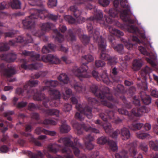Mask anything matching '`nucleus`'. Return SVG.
<instances>
[{"label": "nucleus", "mask_w": 158, "mask_h": 158, "mask_svg": "<svg viewBox=\"0 0 158 158\" xmlns=\"http://www.w3.org/2000/svg\"><path fill=\"white\" fill-rule=\"evenodd\" d=\"M90 89L94 95L100 99L101 101L100 102L95 98H89L88 99L89 105L97 109L98 108L97 106L101 104L109 108L106 110L104 113H100L99 114L100 117L105 122H114L116 124L121 123L122 120L118 118L114 119V112L110 110V109L114 108V105L107 100H108L115 103L118 102L117 100L114 99L110 93V90L109 88L105 87L102 90H101L98 89L96 85H93L90 87Z\"/></svg>", "instance_id": "f257e3e1"}, {"label": "nucleus", "mask_w": 158, "mask_h": 158, "mask_svg": "<svg viewBox=\"0 0 158 158\" xmlns=\"http://www.w3.org/2000/svg\"><path fill=\"white\" fill-rule=\"evenodd\" d=\"M94 18L90 17L87 19V28L88 31L89 37L85 35H79V38L82 43L85 45H87L89 43L90 37H93L94 41L98 43L99 49L101 52L100 58L101 59L108 60L110 64L112 65L116 64L117 58L115 57H111L106 53V43L105 39L102 36H99V32L98 29H95L94 33L93 30L92 24L94 23Z\"/></svg>", "instance_id": "f03ea898"}, {"label": "nucleus", "mask_w": 158, "mask_h": 158, "mask_svg": "<svg viewBox=\"0 0 158 158\" xmlns=\"http://www.w3.org/2000/svg\"><path fill=\"white\" fill-rule=\"evenodd\" d=\"M71 137L60 138L58 140V142L63 143L65 147L62 149V152L63 153H66L64 156H58L57 157H54L49 153V152L53 153H56L58 152L61 147V146L56 143H53L48 146V149H45L43 150L44 154L47 158H74V156L72 151L68 148L69 147L73 150L75 156H79L80 151L78 148H83L82 145L78 142H76L74 140L73 143L71 140Z\"/></svg>", "instance_id": "7ed1b4c3"}, {"label": "nucleus", "mask_w": 158, "mask_h": 158, "mask_svg": "<svg viewBox=\"0 0 158 158\" xmlns=\"http://www.w3.org/2000/svg\"><path fill=\"white\" fill-rule=\"evenodd\" d=\"M73 3L77 5L84 4L87 9H93L94 11V21L99 23L102 26H106L108 24H111L114 22V17L118 16L119 15L120 16V12L121 10L119 9L115 8H111L109 11V16H104L103 18L102 12L100 10H97L94 6L91 4V2H94L95 0H72Z\"/></svg>", "instance_id": "20e7f679"}, {"label": "nucleus", "mask_w": 158, "mask_h": 158, "mask_svg": "<svg viewBox=\"0 0 158 158\" xmlns=\"http://www.w3.org/2000/svg\"><path fill=\"white\" fill-rule=\"evenodd\" d=\"M22 54L25 56H29L28 61L25 59H20V62L21 63V66L24 69H36L38 68V64H28V61L35 60L40 61L42 60L45 62H49L51 64H57L60 62V60L56 56H54L51 54H48L42 56L40 58V55L36 54L33 52H30L27 50L23 51Z\"/></svg>", "instance_id": "39448f33"}, {"label": "nucleus", "mask_w": 158, "mask_h": 158, "mask_svg": "<svg viewBox=\"0 0 158 158\" xmlns=\"http://www.w3.org/2000/svg\"><path fill=\"white\" fill-rule=\"evenodd\" d=\"M39 6L41 7L40 9L34 10L33 13L22 21L24 28L29 29L33 27L35 24L34 20L40 18L43 19L48 18L55 21L57 19L58 16L48 13L43 3H40Z\"/></svg>", "instance_id": "423d86ee"}, {"label": "nucleus", "mask_w": 158, "mask_h": 158, "mask_svg": "<svg viewBox=\"0 0 158 158\" xmlns=\"http://www.w3.org/2000/svg\"><path fill=\"white\" fill-rule=\"evenodd\" d=\"M38 81L37 80H30L27 82L23 87V89L18 88L16 89V93L19 95H23V93L26 92L28 97L33 96L35 100H40L44 96V94L38 93L36 89L32 87H35L38 84Z\"/></svg>", "instance_id": "0eeeda50"}, {"label": "nucleus", "mask_w": 158, "mask_h": 158, "mask_svg": "<svg viewBox=\"0 0 158 158\" xmlns=\"http://www.w3.org/2000/svg\"><path fill=\"white\" fill-rule=\"evenodd\" d=\"M71 101L73 104H75L76 109L80 111L77 112L75 117L76 119L81 121H83L86 116L88 118H91L92 117V108L87 105L78 104V100L77 98L72 96L70 98Z\"/></svg>", "instance_id": "6e6552de"}, {"label": "nucleus", "mask_w": 158, "mask_h": 158, "mask_svg": "<svg viewBox=\"0 0 158 158\" xmlns=\"http://www.w3.org/2000/svg\"><path fill=\"white\" fill-rule=\"evenodd\" d=\"M82 60L83 61L86 60L87 63H83L80 67H75L72 70L73 73L80 80H81V78H89L91 76V75L87 72L88 68L86 64L93 61L94 57L91 55H85L82 56Z\"/></svg>", "instance_id": "1a4fd4ad"}, {"label": "nucleus", "mask_w": 158, "mask_h": 158, "mask_svg": "<svg viewBox=\"0 0 158 158\" xmlns=\"http://www.w3.org/2000/svg\"><path fill=\"white\" fill-rule=\"evenodd\" d=\"M118 111L119 114L127 115L130 120H132L133 115L136 117H140L143 114L148 113V110L146 106H142L139 108H133L131 110V113L123 108L118 109Z\"/></svg>", "instance_id": "9d476101"}, {"label": "nucleus", "mask_w": 158, "mask_h": 158, "mask_svg": "<svg viewBox=\"0 0 158 158\" xmlns=\"http://www.w3.org/2000/svg\"><path fill=\"white\" fill-rule=\"evenodd\" d=\"M120 6L126 9L125 10L119 9L122 11L120 13V18L124 22H128L131 24H133L134 21L129 18L130 15L131 14V12L130 6L129 5L127 1L126 0H121Z\"/></svg>", "instance_id": "9b49d317"}, {"label": "nucleus", "mask_w": 158, "mask_h": 158, "mask_svg": "<svg viewBox=\"0 0 158 158\" xmlns=\"http://www.w3.org/2000/svg\"><path fill=\"white\" fill-rule=\"evenodd\" d=\"M46 85L40 89L39 92H41L45 90H48L51 97L54 99H58L60 96V92L58 90L52 89V87H56L58 84V82L57 81L49 80L45 82Z\"/></svg>", "instance_id": "f8f14e48"}, {"label": "nucleus", "mask_w": 158, "mask_h": 158, "mask_svg": "<svg viewBox=\"0 0 158 158\" xmlns=\"http://www.w3.org/2000/svg\"><path fill=\"white\" fill-rule=\"evenodd\" d=\"M126 90L124 86L121 84H118L117 87L114 88V93L117 97H119L124 103L123 106L128 109H131L132 107L131 104L127 101L126 98L122 94L126 92Z\"/></svg>", "instance_id": "ddd939ff"}, {"label": "nucleus", "mask_w": 158, "mask_h": 158, "mask_svg": "<svg viewBox=\"0 0 158 158\" xmlns=\"http://www.w3.org/2000/svg\"><path fill=\"white\" fill-rule=\"evenodd\" d=\"M73 127L77 130L78 133L79 134L83 133V130H85L86 131L96 134L98 133L99 132V130L98 129L86 125L84 123L80 124L78 123L75 122L73 123Z\"/></svg>", "instance_id": "4468645a"}, {"label": "nucleus", "mask_w": 158, "mask_h": 158, "mask_svg": "<svg viewBox=\"0 0 158 158\" xmlns=\"http://www.w3.org/2000/svg\"><path fill=\"white\" fill-rule=\"evenodd\" d=\"M24 41L23 38L21 36L18 37L15 40H9L8 44L6 43H0V51H5L10 49L8 44L11 46H15L16 43H21Z\"/></svg>", "instance_id": "2eb2a0df"}, {"label": "nucleus", "mask_w": 158, "mask_h": 158, "mask_svg": "<svg viewBox=\"0 0 158 158\" xmlns=\"http://www.w3.org/2000/svg\"><path fill=\"white\" fill-rule=\"evenodd\" d=\"M97 143L100 144H104L108 143L109 148L112 151L114 152L117 150L118 147L116 143L112 140H109L108 137L102 136L97 139Z\"/></svg>", "instance_id": "dca6fc26"}, {"label": "nucleus", "mask_w": 158, "mask_h": 158, "mask_svg": "<svg viewBox=\"0 0 158 158\" xmlns=\"http://www.w3.org/2000/svg\"><path fill=\"white\" fill-rule=\"evenodd\" d=\"M92 76L96 79L98 81H102L105 83L108 84L109 82V80L105 72H103L102 74H99L97 72L93 70L92 72Z\"/></svg>", "instance_id": "f3484780"}, {"label": "nucleus", "mask_w": 158, "mask_h": 158, "mask_svg": "<svg viewBox=\"0 0 158 158\" xmlns=\"http://www.w3.org/2000/svg\"><path fill=\"white\" fill-rule=\"evenodd\" d=\"M108 40L110 43L112 47L115 51H117L120 54H123L124 53L123 47V45L119 44L115 46L114 43H115V40L113 36L110 35L109 37Z\"/></svg>", "instance_id": "a211bd4d"}, {"label": "nucleus", "mask_w": 158, "mask_h": 158, "mask_svg": "<svg viewBox=\"0 0 158 158\" xmlns=\"http://www.w3.org/2000/svg\"><path fill=\"white\" fill-rule=\"evenodd\" d=\"M0 71L4 76L7 77L12 76L15 73V69L12 68L6 69V66L4 64H0Z\"/></svg>", "instance_id": "6ab92c4d"}, {"label": "nucleus", "mask_w": 158, "mask_h": 158, "mask_svg": "<svg viewBox=\"0 0 158 158\" xmlns=\"http://www.w3.org/2000/svg\"><path fill=\"white\" fill-rule=\"evenodd\" d=\"M94 140V138L93 136L90 134H89L85 137V144L86 148L88 150H91L93 149L94 146V145L92 142Z\"/></svg>", "instance_id": "aec40b11"}, {"label": "nucleus", "mask_w": 158, "mask_h": 158, "mask_svg": "<svg viewBox=\"0 0 158 158\" xmlns=\"http://www.w3.org/2000/svg\"><path fill=\"white\" fill-rule=\"evenodd\" d=\"M81 29L79 28L74 29L73 30H69L67 35L68 40L71 41H75L76 40V37L74 34V32H75V34H78L81 32Z\"/></svg>", "instance_id": "412c9836"}, {"label": "nucleus", "mask_w": 158, "mask_h": 158, "mask_svg": "<svg viewBox=\"0 0 158 158\" xmlns=\"http://www.w3.org/2000/svg\"><path fill=\"white\" fill-rule=\"evenodd\" d=\"M105 26L107 27L110 33V34L108 36V37L110 35H111L113 36L115 39L114 35H116L118 37H120L121 36H123L124 35L123 33L119 30L116 29L111 26L109 25L108 24L106 26ZM108 38L109 37H108Z\"/></svg>", "instance_id": "4be33fe9"}, {"label": "nucleus", "mask_w": 158, "mask_h": 158, "mask_svg": "<svg viewBox=\"0 0 158 158\" xmlns=\"http://www.w3.org/2000/svg\"><path fill=\"white\" fill-rule=\"evenodd\" d=\"M2 60L8 62H13L16 58V55L15 53H10L7 54H2L0 56Z\"/></svg>", "instance_id": "5701e85b"}, {"label": "nucleus", "mask_w": 158, "mask_h": 158, "mask_svg": "<svg viewBox=\"0 0 158 158\" xmlns=\"http://www.w3.org/2000/svg\"><path fill=\"white\" fill-rule=\"evenodd\" d=\"M21 134L26 136H29V141L33 143L36 146L41 147L42 146V144L37 139L34 138L32 135L30 134L26 133L24 132H22Z\"/></svg>", "instance_id": "b1692460"}, {"label": "nucleus", "mask_w": 158, "mask_h": 158, "mask_svg": "<svg viewBox=\"0 0 158 158\" xmlns=\"http://www.w3.org/2000/svg\"><path fill=\"white\" fill-rule=\"evenodd\" d=\"M73 87L75 91L79 93H85L86 89L85 85L79 82L74 83Z\"/></svg>", "instance_id": "393cba45"}, {"label": "nucleus", "mask_w": 158, "mask_h": 158, "mask_svg": "<svg viewBox=\"0 0 158 158\" xmlns=\"http://www.w3.org/2000/svg\"><path fill=\"white\" fill-rule=\"evenodd\" d=\"M44 112L47 115H53L58 117L59 116L60 111L59 110L56 109H48L44 110Z\"/></svg>", "instance_id": "a878e982"}, {"label": "nucleus", "mask_w": 158, "mask_h": 158, "mask_svg": "<svg viewBox=\"0 0 158 158\" xmlns=\"http://www.w3.org/2000/svg\"><path fill=\"white\" fill-rule=\"evenodd\" d=\"M38 93L40 94H44V97L43 98H42L40 100H39V101H42L43 100V106L46 108H48V105L47 104V103L48 102H54V100L55 99H54L52 97H51V96H50V97H45V95L44 94L42 93L41 92H38ZM50 96L51 95H50ZM60 98H58V99H59L60 98Z\"/></svg>", "instance_id": "bb28decb"}, {"label": "nucleus", "mask_w": 158, "mask_h": 158, "mask_svg": "<svg viewBox=\"0 0 158 158\" xmlns=\"http://www.w3.org/2000/svg\"><path fill=\"white\" fill-rule=\"evenodd\" d=\"M122 139L126 140L129 139L130 136V133L128 129L125 127L122 128L120 131Z\"/></svg>", "instance_id": "cd10ccee"}, {"label": "nucleus", "mask_w": 158, "mask_h": 158, "mask_svg": "<svg viewBox=\"0 0 158 158\" xmlns=\"http://www.w3.org/2000/svg\"><path fill=\"white\" fill-rule=\"evenodd\" d=\"M54 35L53 37H55V40L59 43H61L64 40V35L61 34L57 29L53 30Z\"/></svg>", "instance_id": "c85d7f7f"}, {"label": "nucleus", "mask_w": 158, "mask_h": 158, "mask_svg": "<svg viewBox=\"0 0 158 158\" xmlns=\"http://www.w3.org/2000/svg\"><path fill=\"white\" fill-rule=\"evenodd\" d=\"M140 97L143 102L146 105H148L151 102V99L150 96L147 95L144 92L140 93Z\"/></svg>", "instance_id": "c756f323"}, {"label": "nucleus", "mask_w": 158, "mask_h": 158, "mask_svg": "<svg viewBox=\"0 0 158 158\" xmlns=\"http://www.w3.org/2000/svg\"><path fill=\"white\" fill-rule=\"evenodd\" d=\"M69 10L71 12L75 17L77 18L81 15V12L78 9L77 7L75 5L71 6L69 9Z\"/></svg>", "instance_id": "7c9ffc66"}, {"label": "nucleus", "mask_w": 158, "mask_h": 158, "mask_svg": "<svg viewBox=\"0 0 158 158\" xmlns=\"http://www.w3.org/2000/svg\"><path fill=\"white\" fill-rule=\"evenodd\" d=\"M129 147V152L130 155L132 156H135L137 153L136 143L133 142L131 143Z\"/></svg>", "instance_id": "2f4dec72"}, {"label": "nucleus", "mask_w": 158, "mask_h": 158, "mask_svg": "<svg viewBox=\"0 0 158 158\" xmlns=\"http://www.w3.org/2000/svg\"><path fill=\"white\" fill-rule=\"evenodd\" d=\"M142 65V59H138L135 60L133 63V68L135 70H139L141 67Z\"/></svg>", "instance_id": "473e14b6"}, {"label": "nucleus", "mask_w": 158, "mask_h": 158, "mask_svg": "<svg viewBox=\"0 0 158 158\" xmlns=\"http://www.w3.org/2000/svg\"><path fill=\"white\" fill-rule=\"evenodd\" d=\"M28 154L31 158H44V154L40 151H37L36 153L29 151Z\"/></svg>", "instance_id": "72a5a7b5"}, {"label": "nucleus", "mask_w": 158, "mask_h": 158, "mask_svg": "<svg viewBox=\"0 0 158 158\" xmlns=\"http://www.w3.org/2000/svg\"><path fill=\"white\" fill-rule=\"evenodd\" d=\"M70 129V127L65 122L62 123L60 127V131L62 133H68Z\"/></svg>", "instance_id": "f704fd0d"}, {"label": "nucleus", "mask_w": 158, "mask_h": 158, "mask_svg": "<svg viewBox=\"0 0 158 158\" xmlns=\"http://www.w3.org/2000/svg\"><path fill=\"white\" fill-rule=\"evenodd\" d=\"M128 152L125 150H122L119 153H116L115 155V158H127ZM99 158H104L102 156H100Z\"/></svg>", "instance_id": "c9c22d12"}, {"label": "nucleus", "mask_w": 158, "mask_h": 158, "mask_svg": "<svg viewBox=\"0 0 158 158\" xmlns=\"http://www.w3.org/2000/svg\"><path fill=\"white\" fill-rule=\"evenodd\" d=\"M58 80L65 84H67L69 81V78L68 76L65 73H62L58 77Z\"/></svg>", "instance_id": "e433bc0d"}, {"label": "nucleus", "mask_w": 158, "mask_h": 158, "mask_svg": "<svg viewBox=\"0 0 158 158\" xmlns=\"http://www.w3.org/2000/svg\"><path fill=\"white\" fill-rule=\"evenodd\" d=\"M143 124L141 123H132L128 127L131 130L134 131L139 130L143 126Z\"/></svg>", "instance_id": "4c0bfd02"}, {"label": "nucleus", "mask_w": 158, "mask_h": 158, "mask_svg": "<svg viewBox=\"0 0 158 158\" xmlns=\"http://www.w3.org/2000/svg\"><path fill=\"white\" fill-rule=\"evenodd\" d=\"M99 152L98 151L92 152L88 155V158L84 154H83L81 156H78L77 158H96L99 155Z\"/></svg>", "instance_id": "58836bf2"}, {"label": "nucleus", "mask_w": 158, "mask_h": 158, "mask_svg": "<svg viewBox=\"0 0 158 158\" xmlns=\"http://www.w3.org/2000/svg\"><path fill=\"white\" fill-rule=\"evenodd\" d=\"M53 26V24L48 22L42 23L41 27L42 30L46 31L49 30Z\"/></svg>", "instance_id": "ea45409f"}, {"label": "nucleus", "mask_w": 158, "mask_h": 158, "mask_svg": "<svg viewBox=\"0 0 158 158\" xmlns=\"http://www.w3.org/2000/svg\"><path fill=\"white\" fill-rule=\"evenodd\" d=\"M103 128L106 132L108 134H110L113 131L112 128L110 123L103 125Z\"/></svg>", "instance_id": "a19ab883"}, {"label": "nucleus", "mask_w": 158, "mask_h": 158, "mask_svg": "<svg viewBox=\"0 0 158 158\" xmlns=\"http://www.w3.org/2000/svg\"><path fill=\"white\" fill-rule=\"evenodd\" d=\"M149 145L150 148L155 151L158 150V141L156 140L155 142L152 141H150Z\"/></svg>", "instance_id": "79ce46f5"}, {"label": "nucleus", "mask_w": 158, "mask_h": 158, "mask_svg": "<svg viewBox=\"0 0 158 158\" xmlns=\"http://www.w3.org/2000/svg\"><path fill=\"white\" fill-rule=\"evenodd\" d=\"M64 19L69 23L73 24L76 22L75 19L71 15H66L64 17Z\"/></svg>", "instance_id": "37998d69"}, {"label": "nucleus", "mask_w": 158, "mask_h": 158, "mask_svg": "<svg viewBox=\"0 0 158 158\" xmlns=\"http://www.w3.org/2000/svg\"><path fill=\"white\" fill-rule=\"evenodd\" d=\"M137 137L139 139H144L149 136V135L144 132L139 131L136 133Z\"/></svg>", "instance_id": "c03bdc74"}, {"label": "nucleus", "mask_w": 158, "mask_h": 158, "mask_svg": "<svg viewBox=\"0 0 158 158\" xmlns=\"http://www.w3.org/2000/svg\"><path fill=\"white\" fill-rule=\"evenodd\" d=\"M150 70V68L147 66L145 68L140 71V73L141 76L145 78L146 76L148 74Z\"/></svg>", "instance_id": "a18cd8bd"}, {"label": "nucleus", "mask_w": 158, "mask_h": 158, "mask_svg": "<svg viewBox=\"0 0 158 158\" xmlns=\"http://www.w3.org/2000/svg\"><path fill=\"white\" fill-rule=\"evenodd\" d=\"M42 123L46 125H56L57 124V122L52 119H45L43 121Z\"/></svg>", "instance_id": "49530a36"}, {"label": "nucleus", "mask_w": 158, "mask_h": 158, "mask_svg": "<svg viewBox=\"0 0 158 158\" xmlns=\"http://www.w3.org/2000/svg\"><path fill=\"white\" fill-rule=\"evenodd\" d=\"M37 124L36 122L33 123L32 121H31L30 124H27L26 125L25 130V131L27 132H30L31 131V129L32 128V126L31 125H35Z\"/></svg>", "instance_id": "de8ad7c7"}, {"label": "nucleus", "mask_w": 158, "mask_h": 158, "mask_svg": "<svg viewBox=\"0 0 158 158\" xmlns=\"http://www.w3.org/2000/svg\"><path fill=\"white\" fill-rule=\"evenodd\" d=\"M47 73L46 71H40L35 74L33 77V78H38L40 77H43L46 75Z\"/></svg>", "instance_id": "09e8293b"}, {"label": "nucleus", "mask_w": 158, "mask_h": 158, "mask_svg": "<svg viewBox=\"0 0 158 158\" xmlns=\"http://www.w3.org/2000/svg\"><path fill=\"white\" fill-rule=\"evenodd\" d=\"M139 50L141 53L143 55L148 56L149 54L147 51L146 48L142 46H139Z\"/></svg>", "instance_id": "8fccbe9b"}, {"label": "nucleus", "mask_w": 158, "mask_h": 158, "mask_svg": "<svg viewBox=\"0 0 158 158\" xmlns=\"http://www.w3.org/2000/svg\"><path fill=\"white\" fill-rule=\"evenodd\" d=\"M105 64V62L100 60H96L95 61V65L97 67H102Z\"/></svg>", "instance_id": "3c124183"}, {"label": "nucleus", "mask_w": 158, "mask_h": 158, "mask_svg": "<svg viewBox=\"0 0 158 158\" xmlns=\"http://www.w3.org/2000/svg\"><path fill=\"white\" fill-rule=\"evenodd\" d=\"M14 114V112L13 111H9L4 114L5 117H7V119L9 121L12 120V118L10 116V115H13Z\"/></svg>", "instance_id": "603ef678"}, {"label": "nucleus", "mask_w": 158, "mask_h": 158, "mask_svg": "<svg viewBox=\"0 0 158 158\" xmlns=\"http://www.w3.org/2000/svg\"><path fill=\"white\" fill-rule=\"evenodd\" d=\"M72 109L71 105L69 103H65L63 108V110L64 112H69Z\"/></svg>", "instance_id": "864d4df0"}, {"label": "nucleus", "mask_w": 158, "mask_h": 158, "mask_svg": "<svg viewBox=\"0 0 158 158\" xmlns=\"http://www.w3.org/2000/svg\"><path fill=\"white\" fill-rule=\"evenodd\" d=\"M28 108L29 110L31 111L37 108H39V107L35 104L33 103H29L28 105Z\"/></svg>", "instance_id": "5fc2aeb1"}, {"label": "nucleus", "mask_w": 158, "mask_h": 158, "mask_svg": "<svg viewBox=\"0 0 158 158\" xmlns=\"http://www.w3.org/2000/svg\"><path fill=\"white\" fill-rule=\"evenodd\" d=\"M139 148L144 152L148 151V145L145 143H141L139 146Z\"/></svg>", "instance_id": "6e6d98bb"}, {"label": "nucleus", "mask_w": 158, "mask_h": 158, "mask_svg": "<svg viewBox=\"0 0 158 158\" xmlns=\"http://www.w3.org/2000/svg\"><path fill=\"white\" fill-rule=\"evenodd\" d=\"M30 115L32 118L35 119L36 121L39 120L40 119V116L38 113L33 112Z\"/></svg>", "instance_id": "4d7b16f0"}, {"label": "nucleus", "mask_w": 158, "mask_h": 158, "mask_svg": "<svg viewBox=\"0 0 158 158\" xmlns=\"http://www.w3.org/2000/svg\"><path fill=\"white\" fill-rule=\"evenodd\" d=\"M99 3L103 7L107 6L109 4L108 0H98Z\"/></svg>", "instance_id": "13d9d810"}, {"label": "nucleus", "mask_w": 158, "mask_h": 158, "mask_svg": "<svg viewBox=\"0 0 158 158\" xmlns=\"http://www.w3.org/2000/svg\"><path fill=\"white\" fill-rule=\"evenodd\" d=\"M57 3V0H48V5L50 7L55 6L56 5Z\"/></svg>", "instance_id": "bf43d9fd"}, {"label": "nucleus", "mask_w": 158, "mask_h": 158, "mask_svg": "<svg viewBox=\"0 0 158 158\" xmlns=\"http://www.w3.org/2000/svg\"><path fill=\"white\" fill-rule=\"evenodd\" d=\"M44 130H46L43 128L42 127H37L35 130V132L37 135H39L42 132L44 133Z\"/></svg>", "instance_id": "052dcab7"}, {"label": "nucleus", "mask_w": 158, "mask_h": 158, "mask_svg": "<svg viewBox=\"0 0 158 158\" xmlns=\"http://www.w3.org/2000/svg\"><path fill=\"white\" fill-rule=\"evenodd\" d=\"M133 103L135 106H139L140 105L139 99L138 97L136 96L134 97Z\"/></svg>", "instance_id": "680f3d73"}, {"label": "nucleus", "mask_w": 158, "mask_h": 158, "mask_svg": "<svg viewBox=\"0 0 158 158\" xmlns=\"http://www.w3.org/2000/svg\"><path fill=\"white\" fill-rule=\"evenodd\" d=\"M129 28L128 29V31L131 33H135L138 28L136 27L133 25H131L129 26Z\"/></svg>", "instance_id": "e2e57ef3"}, {"label": "nucleus", "mask_w": 158, "mask_h": 158, "mask_svg": "<svg viewBox=\"0 0 158 158\" xmlns=\"http://www.w3.org/2000/svg\"><path fill=\"white\" fill-rule=\"evenodd\" d=\"M16 33V32L15 31L11 32H9L4 33L5 37H13Z\"/></svg>", "instance_id": "0e129e2a"}, {"label": "nucleus", "mask_w": 158, "mask_h": 158, "mask_svg": "<svg viewBox=\"0 0 158 158\" xmlns=\"http://www.w3.org/2000/svg\"><path fill=\"white\" fill-rule=\"evenodd\" d=\"M9 150V148L6 145H3L0 147V151L2 153H6Z\"/></svg>", "instance_id": "69168bd1"}, {"label": "nucleus", "mask_w": 158, "mask_h": 158, "mask_svg": "<svg viewBox=\"0 0 158 158\" xmlns=\"http://www.w3.org/2000/svg\"><path fill=\"white\" fill-rule=\"evenodd\" d=\"M27 103L26 102L22 101L19 102L16 105V107L19 108H22L27 106Z\"/></svg>", "instance_id": "338daca9"}, {"label": "nucleus", "mask_w": 158, "mask_h": 158, "mask_svg": "<svg viewBox=\"0 0 158 158\" xmlns=\"http://www.w3.org/2000/svg\"><path fill=\"white\" fill-rule=\"evenodd\" d=\"M120 133V131L118 130H117L114 131L112 133L110 134L111 136L113 138H116L118 134Z\"/></svg>", "instance_id": "774afa93"}]
</instances>
